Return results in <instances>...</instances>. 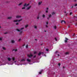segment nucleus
<instances>
[{"label":"nucleus","instance_id":"1","mask_svg":"<svg viewBox=\"0 0 77 77\" xmlns=\"http://www.w3.org/2000/svg\"><path fill=\"white\" fill-rule=\"evenodd\" d=\"M23 29H24V27L21 28L20 29H17V31H18V32H20V35H21V34L23 32V31H22V30H23Z\"/></svg>","mask_w":77,"mask_h":77},{"label":"nucleus","instance_id":"2","mask_svg":"<svg viewBox=\"0 0 77 77\" xmlns=\"http://www.w3.org/2000/svg\"><path fill=\"white\" fill-rule=\"evenodd\" d=\"M33 55L32 54H28L27 56L28 57H32V56H33Z\"/></svg>","mask_w":77,"mask_h":77},{"label":"nucleus","instance_id":"3","mask_svg":"<svg viewBox=\"0 0 77 77\" xmlns=\"http://www.w3.org/2000/svg\"><path fill=\"white\" fill-rule=\"evenodd\" d=\"M21 20H22V19H21L20 20H14V22H17L18 21H19V22H20V21H21Z\"/></svg>","mask_w":77,"mask_h":77},{"label":"nucleus","instance_id":"4","mask_svg":"<svg viewBox=\"0 0 77 77\" xmlns=\"http://www.w3.org/2000/svg\"><path fill=\"white\" fill-rule=\"evenodd\" d=\"M65 42L66 43V42H67V41H68V40H69V39H68V38H65Z\"/></svg>","mask_w":77,"mask_h":77},{"label":"nucleus","instance_id":"5","mask_svg":"<svg viewBox=\"0 0 77 77\" xmlns=\"http://www.w3.org/2000/svg\"><path fill=\"white\" fill-rule=\"evenodd\" d=\"M21 16H16L17 18H21Z\"/></svg>","mask_w":77,"mask_h":77},{"label":"nucleus","instance_id":"6","mask_svg":"<svg viewBox=\"0 0 77 77\" xmlns=\"http://www.w3.org/2000/svg\"><path fill=\"white\" fill-rule=\"evenodd\" d=\"M29 4H26V3H25L24 5L23 6H26H26H29Z\"/></svg>","mask_w":77,"mask_h":77},{"label":"nucleus","instance_id":"7","mask_svg":"<svg viewBox=\"0 0 77 77\" xmlns=\"http://www.w3.org/2000/svg\"><path fill=\"white\" fill-rule=\"evenodd\" d=\"M42 54H43V53H44L43 52H42V53H41V52H39V53L38 54V56H40V55H41V54H42Z\"/></svg>","mask_w":77,"mask_h":77},{"label":"nucleus","instance_id":"8","mask_svg":"<svg viewBox=\"0 0 77 77\" xmlns=\"http://www.w3.org/2000/svg\"><path fill=\"white\" fill-rule=\"evenodd\" d=\"M27 62H30L31 61V60L29 59H27Z\"/></svg>","mask_w":77,"mask_h":77},{"label":"nucleus","instance_id":"9","mask_svg":"<svg viewBox=\"0 0 77 77\" xmlns=\"http://www.w3.org/2000/svg\"><path fill=\"white\" fill-rule=\"evenodd\" d=\"M63 22L65 24L66 23V22L64 20H62L61 22V23H62Z\"/></svg>","mask_w":77,"mask_h":77},{"label":"nucleus","instance_id":"10","mask_svg":"<svg viewBox=\"0 0 77 77\" xmlns=\"http://www.w3.org/2000/svg\"><path fill=\"white\" fill-rule=\"evenodd\" d=\"M8 61H11V58L8 57Z\"/></svg>","mask_w":77,"mask_h":77},{"label":"nucleus","instance_id":"11","mask_svg":"<svg viewBox=\"0 0 77 77\" xmlns=\"http://www.w3.org/2000/svg\"><path fill=\"white\" fill-rule=\"evenodd\" d=\"M31 6H29V7L27 8V9L28 10L30 8H31Z\"/></svg>","mask_w":77,"mask_h":77},{"label":"nucleus","instance_id":"12","mask_svg":"<svg viewBox=\"0 0 77 77\" xmlns=\"http://www.w3.org/2000/svg\"><path fill=\"white\" fill-rule=\"evenodd\" d=\"M69 54V52H66L65 54H66V55L67 54Z\"/></svg>","mask_w":77,"mask_h":77},{"label":"nucleus","instance_id":"13","mask_svg":"<svg viewBox=\"0 0 77 77\" xmlns=\"http://www.w3.org/2000/svg\"><path fill=\"white\" fill-rule=\"evenodd\" d=\"M11 42L13 44L15 42V41L14 40H11Z\"/></svg>","mask_w":77,"mask_h":77},{"label":"nucleus","instance_id":"14","mask_svg":"<svg viewBox=\"0 0 77 77\" xmlns=\"http://www.w3.org/2000/svg\"><path fill=\"white\" fill-rule=\"evenodd\" d=\"M13 51H17V49H13Z\"/></svg>","mask_w":77,"mask_h":77},{"label":"nucleus","instance_id":"15","mask_svg":"<svg viewBox=\"0 0 77 77\" xmlns=\"http://www.w3.org/2000/svg\"><path fill=\"white\" fill-rule=\"evenodd\" d=\"M41 3H42V2H39L38 3V5H41Z\"/></svg>","mask_w":77,"mask_h":77},{"label":"nucleus","instance_id":"16","mask_svg":"<svg viewBox=\"0 0 77 77\" xmlns=\"http://www.w3.org/2000/svg\"><path fill=\"white\" fill-rule=\"evenodd\" d=\"M28 26H29V25H26L25 28H27V27H28Z\"/></svg>","mask_w":77,"mask_h":77},{"label":"nucleus","instance_id":"17","mask_svg":"<svg viewBox=\"0 0 77 77\" xmlns=\"http://www.w3.org/2000/svg\"><path fill=\"white\" fill-rule=\"evenodd\" d=\"M22 9H26V7H23L22 8Z\"/></svg>","mask_w":77,"mask_h":77},{"label":"nucleus","instance_id":"18","mask_svg":"<svg viewBox=\"0 0 77 77\" xmlns=\"http://www.w3.org/2000/svg\"><path fill=\"white\" fill-rule=\"evenodd\" d=\"M12 59L14 61V60H15V58H14L12 57Z\"/></svg>","mask_w":77,"mask_h":77},{"label":"nucleus","instance_id":"19","mask_svg":"<svg viewBox=\"0 0 77 77\" xmlns=\"http://www.w3.org/2000/svg\"><path fill=\"white\" fill-rule=\"evenodd\" d=\"M52 15H54V14H55V13H54V12H53L52 13Z\"/></svg>","mask_w":77,"mask_h":77},{"label":"nucleus","instance_id":"20","mask_svg":"<svg viewBox=\"0 0 77 77\" xmlns=\"http://www.w3.org/2000/svg\"><path fill=\"white\" fill-rule=\"evenodd\" d=\"M22 5V3H20L18 5L20 6V5Z\"/></svg>","mask_w":77,"mask_h":77},{"label":"nucleus","instance_id":"21","mask_svg":"<svg viewBox=\"0 0 77 77\" xmlns=\"http://www.w3.org/2000/svg\"><path fill=\"white\" fill-rule=\"evenodd\" d=\"M8 19H11V18H12V17H8Z\"/></svg>","mask_w":77,"mask_h":77},{"label":"nucleus","instance_id":"22","mask_svg":"<svg viewBox=\"0 0 77 77\" xmlns=\"http://www.w3.org/2000/svg\"><path fill=\"white\" fill-rule=\"evenodd\" d=\"M3 50H6V48H5V47H3Z\"/></svg>","mask_w":77,"mask_h":77},{"label":"nucleus","instance_id":"23","mask_svg":"<svg viewBox=\"0 0 77 77\" xmlns=\"http://www.w3.org/2000/svg\"><path fill=\"white\" fill-rule=\"evenodd\" d=\"M34 28H35V29H37V26H35Z\"/></svg>","mask_w":77,"mask_h":77},{"label":"nucleus","instance_id":"24","mask_svg":"<svg viewBox=\"0 0 77 77\" xmlns=\"http://www.w3.org/2000/svg\"><path fill=\"white\" fill-rule=\"evenodd\" d=\"M42 17L43 18H44V17H45V15L44 14H43L42 15Z\"/></svg>","mask_w":77,"mask_h":77},{"label":"nucleus","instance_id":"25","mask_svg":"<svg viewBox=\"0 0 77 77\" xmlns=\"http://www.w3.org/2000/svg\"><path fill=\"white\" fill-rule=\"evenodd\" d=\"M26 48H28V45H27L26 46Z\"/></svg>","mask_w":77,"mask_h":77},{"label":"nucleus","instance_id":"26","mask_svg":"<svg viewBox=\"0 0 77 77\" xmlns=\"http://www.w3.org/2000/svg\"><path fill=\"white\" fill-rule=\"evenodd\" d=\"M21 61H25V60L24 59H22L21 60Z\"/></svg>","mask_w":77,"mask_h":77},{"label":"nucleus","instance_id":"27","mask_svg":"<svg viewBox=\"0 0 77 77\" xmlns=\"http://www.w3.org/2000/svg\"><path fill=\"white\" fill-rule=\"evenodd\" d=\"M54 28L55 29H56V28H57L56 26H54Z\"/></svg>","mask_w":77,"mask_h":77},{"label":"nucleus","instance_id":"28","mask_svg":"<svg viewBox=\"0 0 77 77\" xmlns=\"http://www.w3.org/2000/svg\"><path fill=\"white\" fill-rule=\"evenodd\" d=\"M55 39L56 41H57V38H55Z\"/></svg>","mask_w":77,"mask_h":77},{"label":"nucleus","instance_id":"29","mask_svg":"<svg viewBox=\"0 0 77 77\" xmlns=\"http://www.w3.org/2000/svg\"><path fill=\"white\" fill-rule=\"evenodd\" d=\"M21 38H20L19 39V42H20V41H21Z\"/></svg>","mask_w":77,"mask_h":77},{"label":"nucleus","instance_id":"30","mask_svg":"<svg viewBox=\"0 0 77 77\" xmlns=\"http://www.w3.org/2000/svg\"><path fill=\"white\" fill-rule=\"evenodd\" d=\"M0 41H2V38H0Z\"/></svg>","mask_w":77,"mask_h":77},{"label":"nucleus","instance_id":"31","mask_svg":"<svg viewBox=\"0 0 77 77\" xmlns=\"http://www.w3.org/2000/svg\"><path fill=\"white\" fill-rule=\"evenodd\" d=\"M46 13H48V10H46Z\"/></svg>","mask_w":77,"mask_h":77},{"label":"nucleus","instance_id":"32","mask_svg":"<svg viewBox=\"0 0 77 77\" xmlns=\"http://www.w3.org/2000/svg\"><path fill=\"white\" fill-rule=\"evenodd\" d=\"M51 17V14H50L49 16V17L50 18Z\"/></svg>","mask_w":77,"mask_h":77},{"label":"nucleus","instance_id":"33","mask_svg":"<svg viewBox=\"0 0 77 77\" xmlns=\"http://www.w3.org/2000/svg\"><path fill=\"white\" fill-rule=\"evenodd\" d=\"M19 24V23H16V25H18Z\"/></svg>","mask_w":77,"mask_h":77},{"label":"nucleus","instance_id":"34","mask_svg":"<svg viewBox=\"0 0 77 77\" xmlns=\"http://www.w3.org/2000/svg\"><path fill=\"white\" fill-rule=\"evenodd\" d=\"M46 51H48V49H46Z\"/></svg>","mask_w":77,"mask_h":77},{"label":"nucleus","instance_id":"35","mask_svg":"<svg viewBox=\"0 0 77 77\" xmlns=\"http://www.w3.org/2000/svg\"><path fill=\"white\" fill-rule=\"evenodd\" d=\"M58 65L60 66V63H59Z\"/></svg>","mask_w":77,"mask_h":77},{"label":"nucleus","instance_id":"36","mask_svg":"<svg viewBox=\"0 0 77 77\" xmlns=\"http://www.w3.org/2000/svg\"><path fill=\"white\" fill-rule=\"evenodd\" d=\"M34 54H36V51L34 52Z\"/></svg>","mask_w":77,"mask_h":77},{"label":"nucleus","instance_id":"37","mask_svg":"<svg viewBox=\"0 0 77 77\" xmlns=\"http://www.w3.org/2000/svg\"><path fill=\"white\" fill-rule=\"evenodd\" d=\"M72 14V12H71V13H70V15H71V14Z\"/></svg>","mask_w":77,"mask_h":77},{"label":"nucleus","instance_id":"38","mask_svg":"<svg viewBox=\"0 0 77 77\" xmlns=\"http://www.w3.org/2000/svg\"><path fill=\"white\" fill-rule=\"evenodd\" d=\"M39 18V16H37V19H38Z\"/></svg>","mask_w":77,"mask_h":77},{"label":"nucleus","instance_id":"39","mask_svg":"<svg viewBox=\"0 0 77 77\" xmlns=\"http://www.w3.org/2000/svg\"><path fill=\"white\" fill-rule=\"evenodd\" d=\"M36 55L34 56L33 57L34 58H35V57H36Z\"/></svg>","mask_w":77,"mask_h":77},{"label":"nucleus","instance_id":"40","mask_svg":"<svg viewBox=\"0 0 77 77\" xmlns=\"http://www.w3.org/2000/svg\"><path fill=\"white\" fill-rule=\"evenodd\" d=\"M39 74H41V72H39Z\"/></svg>","mask_w":77,"mask_h":77},{"label":"nucleus","instance_id":"41","mask_svg":"<svg viewBox=\"0 0 77 77\" xmlns=\"http://www.w3.org/2000/svg\"><path fill=\"white\" fill-rule=\"evenodd\" d=\"M75 6H77V4H75Z\"/></svg>","mask_w":77,"mask_h":77},{"label":"nucleus","instance_id":"42","mask_svg":"<svg viewBox=\"0 0 77 77\" xmlns=\"http://www.w3.org/2000/svg\"><path fill=\"white\" fill-rule=\"evenodd\" d=\"M77 26V23L75 24V26Z\"/></svg>","mask_w":77,"mask_h":77},{"label":"nucleus","instance_id":"43","mask_svg":"<svg viewBox=\"0 0 77 77\" xmlns=\"http://www.w3.org/2000/svg\"><path fill=\"white\" fill-rule=\"evenodd\" d=\"M47 24H48V22H46Z\"/></svg>","mask_w":77,"mask_h":77},{"label":"nucleus","instance_id":"44","mask_svg":"<svg viewBox=\"0 0 77 77\" xmlns=\"http://www.w3.org/2000/svg\"><path fill=\"white\" fill-rule=\"evenodd\" d=\"M46 27H48V26L47 25H46Z\"/></svg>","mask_w":77,"mask_h":77},{"label":"nucleus","instance_id":"45","mask_svg":"<svg viewBox=\"0 0 77 77\" xmlns=\"http://www.w3.org/2000/svg\"><path fill=\"white\" fill-rule=\"evenodd\" d=\"M58 56H60V55H59V54H58Z\"/></svg>","mask_w":77,"mask_h":77},{"label":"nucleus","instance_id":"46","mask_svg":"<svg viewBox=\"0 0 77 77\" xmlns=\"http://www.w3.org/2000/svg\"><path fill=\"white\" fill-rule=\"evenodd\" d=\"M68 27H69V28L70 27V26L69 25V26H68Z\"/></svg>","mask_w":77,"mask_h":77},{"label":"nucleus","instance_id":"47","mask_svg":"<svg viewBox=\"0 0 77 77\" xmlns=\"http://www.w3.org/2000/svg\"><path fill=\"white\" fill-rule=\"evenodd\" d=\"M7 32H6V33H5L4 34H7Z\"/></svg>","mask_w":77,"mask_h":77},{"label":"nucleus","instance_id":"48","mask_svg":"<svg viewBox=\"0 0 77 77\" xmlns=\"http://www.w3.org/2000/svg\"><path fill=\"white\" fill-rule=\"evenodd\" d=\"M74 2H76L77 1V0H74Z\"/></svg>","mask_w":77,"mask_h":77},{"label":"nucleus","instance_id":"49","mask_svg":"<svg viewBox=\"0 0 77 77\" xmlns=\"http://www.w3.org/2000/svg\"><path fill=\"white\" fill-rule=\"evenodd\" d=\"M48 8H47V10H48Z\"/></svg>","mask_w":77,"mask_h":77},{"label":"nucleus","instance_id":"50","mask_svg":"<svg viewBox=\"0 0 77 77\" xmlns=\"http://www.w3.org/2000/svg\"><path fill=\"white\" fill-rule=\"evenodd\" d=\"M57 53V51H56L55 52V53Z\"/></svg>","mask_w":77,"mask_h":77},{"label":"nucleus","instance_id":"51","mask_svg":"<svg viewBox=\"0 0 77 77\" xmlns=\"http://www.w3.org/2000/svg\"><path fill=\"white\" fill-rule=\"evenodd\" d=\"M74 8V7L72 6V7L71 8Z\"/></svg>","mask_w":77,"mask_h":77},{"label":"nucleus","instance_id":"52","mask_svg":"<svg viewBox=\"0 0 77 77\" xmlns=\"http://www.w3.org/2000/svg\"><path fill=\"white\" fill-rule=\"evenodd\" d=\"M35 41H37V39H35Z\"/></svg>","mask_w":77,"mask_h":77},{"label":"nucleus","instance_id":"53","mask_svg":"<svg viewBox=\"0 0 77 77\" xmlns=\"http://www.w3.org/2000/svg\"><path fill=\"white\" fill-rule=\"evenodd\" d=\"M75 35V34L74 33V35H73V36H74Z\"/></svg>","mask_w":77,"mask_h":77},{"label":"nucleus","instance_id":"54","mask_svg":"<svg viewBox=\"0 0 77 77\" xmlns=\"http://www.w3.org/2000/svg\"><path fill=\"white\" fill-rule=\"evenodd\" d=\"M67 14H67H67H66V15H67Z\"/></svg>","mask_w":77,"mask_h":77},{"label":"nucleus","instance_id":"55","mask_svg":"<svg viewBox=\"0 0 77 77\" xmlns=\"http://www.w3.org/2000/svg\"><path fill=\"white\" fill-rule=\"evenodd\" d=\"M47 19H48H48H49V18L48 17V18H47Z\"/></svg>","mask_w":77,"mask_h":77},{"label":"nucleus","instance_id":"56","mask_svg":"<svg viewBox=\"0 0 77 77\" xmlns=\"http://www.w3.org/2000/svg\"><path fill=\"white\" fill-rule=\"evenodd\" d=\"M63 68H65V66H63Z\"/></svg>","mask_w":77,"mask_h":77},{"label":"nucleus","instance_id":"57","mask_svg":"<svg viewBox=\"0 0 77 77\" xmlns=\"http://www.w3.org/2000/svg\"><path fill=\"white\" fill-rule=\"evenodd\" d=\"M65 13H66V11L65 12Z\"/></svg>","mask_w":77,"mask_h":77},{"label":"nucleus","instance_id":"58","mask_svg":"<svg viewBox=\"0 0 77 77\" xmlns=\"http://www.w3.org/2000/svg\"><path fill=\"white\" fill-rule=\"evenodd\" d=\"M45 32H46V30H45Z\"/></svg>","mask_w":77,"mask_h":77},{"label":"nucleus","instance_id":"59","mask_svg":"<svg viewBox=\"0 0 77 77\" xmlns=\"http://www.w3.org/2000/svg\"><path fill=\"white\" fill-rule=\"evenodd\" d=\"M24 45H23V46H24Z\"/></svg>","mask_w":77,"mask_h":77},{"label":"nucleus","instance_id":"60","mask_svg":"<svg viewBox=\"0 0 77 77\" xmlns=\"http://www.w3.org/2000/svg\"><path fill=\"white\" fill-rule=\"evenodd\" d=\"M41 45H42V44H41Z\"/></svg>","mask_w":77,"mask_h":77},{"label":"nucleus","instance_id":"61","mask_svg":"<svg viewBox=\"0 0 77 77\" xmlns=\"http://www.w3.org/2000/svg\"><path fill=\"white\" fill-rule=\"evenodd\" d=\"M77 20H75V21H77Z\"/></svg>","mask_w":77,"mask_h":77},{"label":"nucleus","instance_id":"62","mask_svg":"<svg viewBox=\"0 0 77 77\" xmlns=\"http://www.w3.org/2000/svg\"><path fill=\"white\" fill-rule=\"evenodd\" d=\"M0 28H1V26H0Z\"/></svg>","mask_w":77,"mask_h":77},{"label":"nucleus","instance_id":"63","mask_svg":"<svg viewBox=\"0 0 77 77\" xmlns=\"http://www.w3.org/2000/svg\"><path fill=\"white\" fill-rule=\"evenodd\" d=\"M75 17V16H74V17Z\"/></svg>","mask_w":77,"mask_h":77}]
</instances>
